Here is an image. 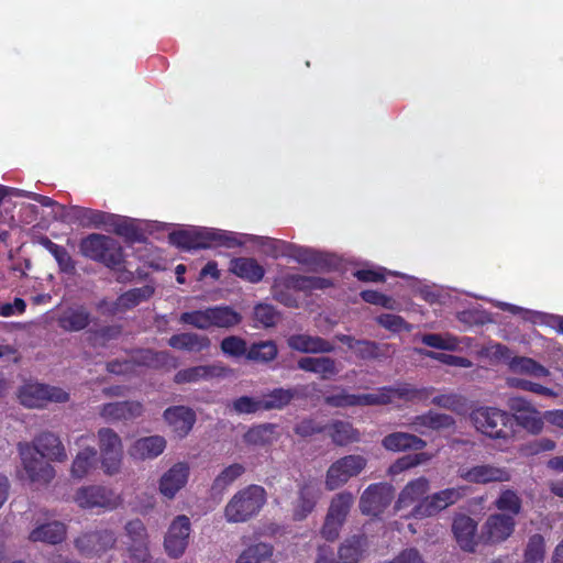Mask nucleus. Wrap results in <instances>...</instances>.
I'll use <instances>...</instances> for the list:
<instances>
[{
  "label": "nucleus",
  "mask_w": 563,
  "mask_h": 563,
  "mask_svg": "<svg viewBox=\"0 0 563 563\" xmlns=\"http://www.w3.org/2000/svg\"><path fill=\"white\" fill-rule=\"evenodd\" d=\"M19 453L24 472L20 475L21 478H27L30 482L41 485L49 483L55 476L54 467L45 462L44 457L62 462L67 456L62 442L53 433L41 434L35 440L34 446L29 443H20Z\"/></svg>",
  "instance_id": "1"
},
{
  "label": "nucleus",
  "mask_w": 563,
  "mask_h": 563,
  "mask_svg": "<svg viewBox=\"0 0 563 563\" xmlns=\"http://www.w3.org/2000/svg\"><path fill=\"white\" fill-rule=\"evenodd\" d=\"M266 503L262 486L250 485L238 490L227 503L223 515L229 523L246 522L255 517Z\"/></svg>",
  "instance_id": "2"
},
{
  "label": "nucleus",
  "mask_w": 563,
  "mask_h": 563,
  "mask_svg": "<svg viewBox=\"0 0 563 563\" xmlns=\"http://www.w3.org/2000/svg\"><path fill=\"white\" fill-rule=\"evenodd\" d=\"M475 428L492 439L508 442L512 438V417L494 407H481L472 412Z\"/></svg>",
  "instance_id": "3"
},
{
  "label": "nucleus",
  "mask_w": 563,
  "mask_h": 563,
  "mask_svg": "<svg viewBox=\"0 0 563 563\" xmlns=\"http://www.w3.org/2000/svg\"><path fill=\"white\" fill-rule=\"evenodd\" d=\"M179 320L181 323L189 324L194 328L208 330L212 327H234L241 322V316L230 307L219 306L203 310L184 312L180 314Z\"/></svg>",
  "instance_id": "4"
},
{
  "label": "nucleus",
  "mask_w": 563,
  "mask_h": 563,
  "mask_svg": "<svg viewBox=\"0 0 563 563\" xmlns=\"http://www.w3.org/2000/svg\"><path fill=\"white\" fill-rule=\"evenodd\" d=\"M330 286L324 278L302 276L298 274H286L278 277L273 286V292L276 300L285 306H296V299L287 290L308 291L313 289H323Z\"/></svg>",
  "instance_id": "5"
},
{
  "label": "nucleus",
  "mask_w": 563,
  "mask_h": 563,
  "mask_svg": "<svg viewBox=\"0 0 563 563\" xmlns=\"http://www.w3.org/2000/svg\"><path fill=\"white\" fill-rule=\"evenodd\" d=\"M81 253L91 260L115 267L122 262V251L118 243L109 236L90 234L80 243Z\"/></svg>",
  "instance_id": "6"
},
{
  "label": "nucleus",
  "mask_w": 563,
  "mask_h": 563,
  "mask_svg": "<svg viewBox=\"0 0 563 563\" xmlns=\"http://www.w3.org/2000/svg\"><path fill=\"white\" fill-rule=\"evenodd\" d=\"M367 460L357 454L345 455L334 461L325 474V486L334 490L358 476L366 467Z\"/></svg>",
  "instance_id": "7"
},
{
  "label": "nucleus",
  "mask_w": 563,
  "mask_h": 563,
  "mask_svg": "<svg viewBox=\"0 0 563 563\" xmlns=\"http://www.w3.org/2000/svg\"><path fill=\"white\" fill-rule=\"evenodd\" d=\"M73 500L82 509L99 508L106 511L118 508L122 498L114 490L103 486H82L77 489Z\"/></svg>",
  "instance_id": "8"
},
{
  "label": "nucleus",
  "mask_w": 563,
  "mask_h": 563,
  "mask_svg": "<svg viewBox=\"0 0 563 563\" xmlns=\"http://www.w3.org/2000/svg\"><path fill=\"white\" fill-rule=\"evenodd\" d=\"M465 494L462 487L445 488L423 498L407 517L427 518L457 503Z\"/></svg>",
  "instance_id": "9"
},
{
  "label": "nucleus",
  "mask_w": 563,
  "mask_h": 563,
  "mask_svg": "<svg viewBox=\"0 0 563 563\" xmlns=\"http://www.w3.org/2000/svg\"><path fill=\"white\" fill-rule=\"evenodd\" d=\"M98 437L103 471L108 475H114L119 473L123 460L121 438L108 428L100 429Z\"/></svg>",
  "instance_id": "10"
},
{
  "label": "nucleus",
  "mask_w": 563,
  "mask_h": 563,
  "mask_svg": "<svg viewBox=\"0 0 563 563\" xmlns=\"http://www.w3.org/2000/svg\"><path fill=\"white\" fill-rule=\"evenodd\" d=\"M196 249H210L218 246L235 247L247 241L246 234L224 231L207 227H194Z\"/></svg>",
  "instance_id": "11"
},
{
  "label": "nucleus",
  "mask_w": 563,
  "mask_h": 563,
  "mask_svg": "<svg viewBox=\"0 0 563 563\" xmlns=\"http://www.w3.org/2000/svg\"><path fill=\"white\" fill-rule=\"evenodd\" d=\"M170 360V355L167 352H153L151 350L136 351L130 360L114 361L108 365L109 372L117 375H126L130 373H136V366L147 367H162L165 366Z\"/></svg>",
  "instance_id": "12"
},
{
  "label": "nucleus",
  "mask_w": 563,
  "mask_h": 563,
  "mask_svg": "<svg viewBox=\"0 0 563 563\" xmlns=\"http://www.w3.org/2000/svg\"><path fill=\"white\" fill-rule=\"evenodd\" d=\"M19 398L25 407L40 408L47 402H64L68 399V394L57 387L29 383L20 389Z\"/></svg>",
  "instance_id": "13"
},
{
  "label": "nucleus",
  "mask_w": 563,
  "mask_h": 563,
  "mask_svg": "<svg viewBox=\"0 0 563 563\" xmlns=\"http://www.w3.org/2000/svg\"><path fill=\"white\" fill-rule=\"evenodd\" d=\"M191 532V523L187 516L178 515L170 522L164 538V549L168 556L178 559L184 555Z\"/></svg>",
  "instance_id": "14"
},
{
  "label": "nucleus",
  "mask_w": 563,
  "mask_h": 563,
  "mask_svg": "<svg viewBox=\"0 0 563 563\" xmlns=\"http://www.w3.org/2000/svg\"><path fill=\"white\" fill-rule=\"evenodd\" d=\"M190 476V467L185 462L175 463L165 471L158 479L159 494L168 499H174L183 490Z\"/></svg>",
  "instance_id": "15"
},
{
  "label": "nucleus",
  "mask_w": 563,
  "mask_h": 563,
  "mask_svg": "<svg viewBox=\"0 0 563 563\" xmlns=\"http://www.w3.org/2000/svg\"><path fill=\"white\" fill-rule=\"evenodd\" d=\"M516 520L504 512L490 515L482 528L481 538L486 543H500L506 541L514 532Z\"/></svg>",
  "instance_id": "16"
},
{
  "label": "nucleus",
  "mask_w": 563,
  "mask_h": 563,
  "mask_svg": "<svg viewBox=\"0 0 563 563\" xmlns=\"http://www.w3.org/2000/svg\"><path fill=\"white\" fill-rule=\"evenodd\" d=\"M457 474L460 478L475 484L507 482L510 479V473L508 470L489 464L461 466Z\"/></svg>",
  "instance_id": "17"
},
{
  "label": "nucleus",
  "mask_w": 563,
  "mask_h": 563,
  "mask_svg": "<svg viewBox=\"0 0 563 563\" xmlns=\"http://www.w3.org/2000/svg\"><path fill=\"white\" fill-rule=\"evenodd\" d=\"M393 499V488L387 484H373L368 486L360 500V508L365 515L380 514Z\"/></svg>",
  "instance_id": "18"
},
{
  "label": "nucleus",
  "mask_w": 563,
  "mask_h": 563,
  "mask_svg": "<svg viewBox=\"0 0 563 563\" xmlns=\"http://www.w3.org/2000/svg\"><path fill=\"white\" fill-rule=\"evenodd\" d=\"M230 372V368L220 362L209 365H198L177 372L175 382L178 384L209 382L224 378Z\"/></svg>",
  "instance_id": "19"
},
{
  "label": "nucleus",
  "mask_w": 563,
  "mask_h": 563,
  "mask_svg": "<svg viewBox=\"0 0 563 563\" xmlns=\"http://www.w3.org/2000/svg\"><path fill=\"white\" fill-rule=\"evenodd\" d=\"M88 442L89 438L85 435L76 442L80 450L76 454L70 468L74 478L82 479L97 467V451Z\"/></svg>",
  "instance_id": "20"
},
{
  "label": "nucleus",
  "mask_w": 563,
  "mask_h": 563,
  "mask_svg": "<svg viewBox=\"0 0 563 563\" xmlns=\"http://www.w3.org/2000/svg\"><path fill=\"white\" fill-rule=\"evenodd\" d=\"M117 541L115 534L113 531L104 529L100 531L88 532L80 536L76 540L77 549L87 554H100L109 549H111Z\"/></svg>",
  "instance_id": "21"
},
{
  "label": "nucleus",
  "mask_w": 563,
  "mask_h": 563,
  "mask_svg": "<svg viewBox=\"0 0 563 563\" xmlns=\"http://www.w3.org/2000/svg\"><path fill=\"white\" fill-rule=\"evenodd\" d=\"M412 391L406 387L399 388H380L367 394L355 395L351 397L355 402V406H374V405H386L390 404L396 399L400 398H412Z\"/></svg>",
  "instance_id": "22"
},
{
  "label": "nucleus",
  "mask_w": 563,
  "mask_h": 563,
  "mask_svg": "<svg viewBox=\"0 0 563 563\" xmlns=\"http://www.w3.org/2000/svg\"><path fill=\"white\" fill-rule=\"evenodd\" d=\"M321 495L320 484L314 478H308L302 482L299 488V498L294 508V517L301 520L310 514L317 500Z\"/></svg>",
  "instance_id": "23"
},
{
  "label": "nucleus",
  "mask_w": 563,
  "mask_h": 563,
  "mask_svg": "<svg viewBox=\"0 0 563 563\" xmlns=\"http://www.w3.org/2000/svg\"><path fill=\"white\" fill-rule=\"evenodd\" d=\"M125 531L132 541L129 548L131 555L139 562L147 561L150 558L148 540L143 522L139 519L131 520L125 525Z\"/></svg>",
  "instance_id": "24"
},
{
  "label": "nucleus",
  "mask_w": 563,
  "mask_h": 563,
  "mask_svg": "<svg viewBox=\"0 0 563 563\" xmlns=\"http://www.w3.org/2000/svg\"><path fill=\"white\" fill-rule=\"evenodd\" d=\"M166 448V441L161 435H150L136 439L129 448V455L135 461L153 460L159 456Z\"/></svg>",
  "instance_id": "25"
},
{
  "label": "nucleus",
  "mask_w": 563,
  "mask_h": 563,
  "mask_svg": "<svg viewBox=\"0 0 563 563\" xmlns=\"http://www.w3.org/2000/svg\"><path fill=\"white\" fill-rule=\"evenodd\" d=\"M510 408L515 411L517 422L523 428L532 433H538L542 430L543 420L540 412L529 401L523 398H512Z\"/></svg>",
  "instance_id": "26"
},
{
  "label": "nucleus",
  "mask_w": 563,
  "mask_h": 563,
  "mask_svg": "<svg viewBox=\"0 0 563 563\" xmlns=\"http://www.w3.org/2000/svg\"><path fill=\"white\" fill-rule=\"evenodd\" d=\"M429 488V481L424 477H419L409 482L400 492L395 508L397 510L411 508L412 510L416 505L423 500L424 495L428 493Z\"/></svg>",
  "instance_id": "27"
},
{
  "label": "nucleus",
  "mask_w": 563,
  "mask_h": 563,
  "mask_svg": "<svg viewBox=\"0 0 563 563\" xmlns=\"http://www.w3.org/2000/svg\"><path fill=\"white\" fill-rule=\"evenodd\" d=\"M421 342L427 346L451 351L462 352L472 343V339L467 336L459 338L452 333H428L421 336Z\"/></svg>",
  "instance_id": "28"
},
{
  "label": "nucleus",
  "mask_w": 563,
  "mask_h": 563,
  "mask_svg": "<svg viewBox=\"0 0 563 563\" xmlns=\"http://www.w3.org/2000/svg\"><path fill=\"white\" fill-rule=\"evenodd\" d=\"M229 271L239 278L252 284L260 283L264 275V267L252 257H236L230 261Z\"/></svg>",
  "instance_id": "29"
},
{
  "label": "nucleus",
  "mask_w": 563,
  "mask_h": 563,
  "mask_svg": "<svg viewBox=\"0 0 563 563\" xmlns=\"http://www.w3.org/2000/svg\"><path fill=\"white\" fill-rule=\"evenodd\" d=\"M66 529L62 522H36V526L29 533V541L56 544L65 539Z\"/></svg>",
  "instance_id": "30"
},
{
  "label": "nucleus",
  "mask_w": 563,
  "mask_h": 563,
  "mask_svg": "<svg viewBox=\"0 0 563 563\" xmlns=\"http://www.w3.org/2000/svg\"><path fill=\"white\" fill-rule=\"evenodd\" d=\"M476 522L468 516L459 515L453 521V533L459 545L465 551H474L476 541Z\"/></svg>",
  "instance_id": "31"
},
{
  "label": "nucleus",
  "mask_w": 563,
  "mask_h": 563,
  "mask_svg": "<svg viewBox=\"0 0 563 563\" xmlns=\"http://www.w3.org/2000/svg\"><path fill=\"white\" fill-rule=\"evenodd\" d=\"M211 344L210 339L207 335L194 333V332H184L172 335L168 340V345L173 349L199 353L209 349Z\"/></svg>",
  "instance_id": "32"
},
{
  "label": "nucleus",
  "mask_w": 563,
  "mask_h": 563,
  "mask_svg": "<svg viewBox=\"0 0 563 563\" xmlns=\"http://www.w3.org/2000/svg\"><path fill=\"white\" fill-rule=\"evenodd\" d=\"M164 417L179 437L187 435L196 421L195 412L184 406L167 409Z\"/></svg>",
  "instance_id": "33"
},
{
  "label": "nucleus",
  "mask_w": 563,
  "mask_h": 563,
  "mask_svg": "<svg viewBox=\"0 0 563 563\" xmlns=\"http://www.w3.org/2000/svg\"><path fill=\"white\" fill-rule=\"evenodd\" d=\"M142 405L136 401L110 402L101 408L100 415L109 421L128 420L141 416Z\"/></svg>",
  "instance_id": "34"
},
{
  "label": "nucleus",
  "mask_w": 563,
  "mask_h": 563,
  "mask_svg": "<svg viewBox=\"0 0 563 563\" xmlns=\"http://www.w3.org/2000/svg\"><path fill=\"white\" fill-rule=\"evenodd\" d=\"M453 426L454 419L451 416L433 411L418 416L411 422L412 429L421 434H427L431 430L450 429Z\"/></svg>",
  "instance_id": "35"
},
{
  "label": "nucleus",
  "mask_w": 563,
  "mask_h": 563,
  "mask_svg": "<svg viewBox=\"0 0 563 563\" xmlns=\"http://www.w3.org/2000/svg\"><path fill=\"white\" fill-rule=\"evenodd\" d=\"M298 367L302 371L314 373L323 379H329L340 372L336 362L327 356L302 357L298 362Z\"/></svg>",
  "instance_id": "36"
},
{
  "label": "nucleus",
  "mask_w": 563,
  "mask_h": 563,
  "mask_svg": "<svg viewBox=\"0 0 563 563\" xmlns=\"http://www.w3.org/2000/svg\"><path fill=\"white\" fill-rule=\"evenodd\" d=\"M288 345L302 353H325L333 351V345L319 338L308 334H296L288 339Z\"/></svg>",
  "instance_id": "37"
},
{
  "label": "nucleus",
  "mask_w": 563,
  "mask_h": 563,
  "mask_svg": "<svg viewBox=\"0 0 563 563\" xmlns=\"http://www.w3.org/2000/svg\"><path fill=\"white\" fill-rule=\"evenodd\" d=\"M383 445L394 452L421 450L426 446V441L410 433L395 432L384 438Z\"/></svg>",
  "instance_id": "38"
},
{
  "label": "nucleus",
  "mask_w": 563,
  "mask_h": 563,
  "mask_svg": "<svg viewBox=\"0 0 563 563\" xmlns=\"http://www.w3.org/2000/svg\"><path fill=\"white\" fill-rule=\"evenodd\" d=\"M509 369L515 374L527 375L532 378H544L550 375L548 368L530 357L515 356L509 362Z\"/></svg>",
  "instance_id": "39"
},
{
  "label": "nucleus",
  "mask_w": 563,
  "mask_h": 563,
  "mask_svg": "<svg viewBox=\"0 0 563 563\" xmlns=\"http://www.w3.org/2000/svg\"><path fill=\"white\" fill-rule=\"evenodd\" d=\"M366 539L364 537H352L346 539L339 549L341 563H357L366 551Z\"/></svg>",
  "instance_id": "40"
},
{
  "label": "nucleus",
  "mask_w": 563,
  "mask_h": 563,
  "mask_svg": "<svg viewBox=\"0 0 563 563\" xmlns=\"http://www.w3.org/2000/svg\"><path fill=\"white\" fill-rule=\"evenodd\" d=\"M153 294L154 288L150 285L131 289L118 298L114 312L131 309L151 298Z\"/></svg>",
  "instance_id": "41"
},
{
  "label": "nucleus",
  "mask_w": 563,
  "mask_h": 563,
  "mask_svg": "<svg viewBox=\"0 0 563 563\" xmlns=\"http://www.w3.org/2000/svg\"><path fill=\"white\" fill-rule=\"evenodd\" d=\"M59 325L67 331H79L89 323V314L84 308H69L59 317Z\"/></svg>",
  "instance_id": "42"
},
{
  "label": "nucleus",
  "mask_w": 563,
  "mask_h": 563,
  "mask_svg": "<svg viewBox=\"0 0 563 563\" xmlns=\"http://www.w3.org/2000/svg\"><path fill=\"white\" fill-rule=\"evenodd\" d=\"M273 554V547L260 542L246 548L236 559L235 563H262Z\"/></svg>",
  "instance_id": "43"
},
{
  "label": "nucleus",
  "mask_w": 563,
  "mask_h": 563,
  "mask_svg": "<svg viewBox=\"0 0 563 563\" xmlns=\"http://www.w3.org/2000/svg\"><path fill=\"white\" fill-rule=\"evenodd\" d=\"M276 440V428L273 424H262L251 428L244 434V441L253 445H265Z\"/></svg>",
  "instance_id": "44"
},
{
  "label": "nucleus",
  "mask_w": 563,
  "mask_h": 563,
  "mask_svg": "<svg viewBox=\"0 0 563 563\" xmlns=\"http://www.w3.org/2000/svg\"><path fill=\"white\" fill-rule=\"evenodd\" d=\"M354 497L351 493L344 492L335 495L330 504L328 516L344 522L352 505Z\"/></svg>",
  "instance_id": "45"
},
{
  "label": "nucleus",
  "mask_w": 563,
  "mask_h": 563,
  "mask_svg": "<svg viewBox=\"0 0 563 563\" xmlns=\"http://www.w3.org/2000/svg\"><path fill=\"white\" fill-rule=\"evenodd\" d=\"M495 506L498 510L515 518L521 510V499L516 492L506 489L500 493Z\"/></svg>",
  "instance_id": "46"
},
{
  "label": "nucleus",
  "mask_w": 563,
  "mask_h": 563,
  "mask_svg": "<svg viewBox=\"0 0 563 563\" xmlns=\"http://www.w3.org/2000/svg\"><path fill=\"white\" fill-rule=\"evenodd\" d=\"M329 434L339 445L349 444L353 441H356L358 438L352 426L342 421L333 422L329 428Z\"/></svg>",
  "instance_id": "47"
},
{
  "label": "nucleus",
  "mask_w": 563,
  "mask_h": 563,
  "mask_svg": "<svg viewBox=\"0 0 563 563\" xmlns=\"http://www.w3.org/2000/svg\"><path fill=\"white\" fill-rule=\"evenodd\" d=\"M244 473V466L241 464H232L225 467L214 479L212 489L223 492L232 485Z\"/></svg>",
  "instance_id": "48"
},
{
  "label": "nucleus",
  "mask_w": 563,
  "mask_h": 563,
  "mask_svg": "<svg viewBox=\"0 0 563 563\" xmlns=\"http://www.w3.org/2000/svg\"><path fill=\"white\" fill-rule=\"evenodd\" d=\"M343 342L361 358H374L378 356V347L375 343L368 341H356L349 335L340 336Z\"/></svg>",
  "instance_id": "49"
},
{
  "label": "nucleus",
  "mask_w": 563,
  "mask_h": 563,
  "mask_svg": "<svg viewBox=\"0 0 563 563\" xmlns=\"http://www.w3.org/2000/svg\"><path fill=\"white\" fill-rule=\"evenodd\" d=\"M545 554V541L541 534L529 538L525 550V563H542Z\"/></svg>",
  "instance_id": "50"
},
{
  "label": "nucleus",
  "mask_w": 563,
  "mask_h": 563,
  "mask_svg": "<svg viewBox=\"0 0 563 563\" xmlns=\"http://www.w3.org/2000/svg\"><path fill=\"white\" fill-rule=\"evenodd\" d=\"M277 346L273 341L253 344L247 352V358L257 362H268L276 357Z\"/></svg>",
  "instance_id": "51"
},
{
  "label": "nucleus",
  "mask_w": 563,
  "mask_h": 563,
  "mask_svg": "<svg viewBox=\"0 0 563 563\" xmlns=\"http://www.w3.org/2000/svg\"><path fill=\"white\" fill-rule=\"evenodd\" d=\"M107 220L109 221L108 230L126 238H133L135 235L137 229L136 220L115 214L107 217Z\"/></svg>",
  "instance_id": "52"
},
{
  "label": "nucleus",
  "mask_w": 563,
  "mask_h": 563,
  "mask_svg": "<svg viewBox=\"0 0 563 563\" xmlns=\"http://www.w3.org/2000/svg\"><path fill=\"white\" fill-rule=\"evenodd\" d=\"M294 393L290 389L277 388L262 398L264 410L280 409L292 399Z\"/></svg>",
  "instance_id": "53"
},
{
  "label": "nucleus",
  "mask_w": 563,
  "mask_h": 563,
  "mask_svg": "<svg viewBox=\"0 0 563 563\" xmlns=\"http://www.w3.org/2000/svg\"><path fill=\"white\" fill-rule=\"evenodd\" d=\"M230 407L238 415H251L264 410L262 398L242 396L234 399Z\"/></svg>",
  "instance_id": "54"
},
{
  "label": "nucleus",
  "mask_w": 563,
  "mask_h": 563,
  "mask_svg": "<svg viewBox=\"0 0 563 563\" xmlns=\"http://www.w3.org/2000/svg\"><path fill=\"white\" fill-rule=\"evenodd\" d=\"M431 402L455 412H462L465 409V398L454 393L438 395L432 398Z\"/></svg>",
  "instance_id": "55"
},
{
  "label": "nucleus",
  "mask_w": 563,
  "mask_h": 563,
  "mask_svg": "<svg viewBox=\"0 0 563 563\" xmlns=\"http://www.w3.org/2000/svg\"><path fill=\"white\" fill-rule=\"evenodd\" d=\"M221 351L231 357H240L243 355L247 356V345L246 342L235 335H230L228 338H224L221 342Z\"/></svg>",
  "instance_id": "56"
},
{
  "label": "nucleus",
  "mask_w": 563,
  "mask_h": 563,
  "mask_svg": "<svg viewBox=\"0 0 563 563\" xmlns=\"http://www.w3.org/2000/svg\"><path fill=\"white\" fill-rule=\"evenodd\" d=\"M420 353L449 366L465 368L473 366V363L466 357L433 351H421Z\"/></svg>",
  "instance_id": "57"
},
{
  "label": "nucleus",
  "mask_w": 563,
  "mask_h": 563,
  "mask_svg": "<svg viewBox=\"0 0 563 563\" xmlns=\"http://www.w3.org/2000/svg\"><path fill=\"white\" fill-rule=\"evenodd\" d=\"M508 384L512 387L520 388L522 390L531 391L538 395H543L548 397H556L558 393L551 388L542 386L541 384L533 383L523 378H509Z\"/></svg>",
  "instance_id": "58"
},
{
  "label": "nucleus",
  "mask_w": 563,
  "mask_h": 563,
  "mask_svg": "<svg viewBox=\"0 0 563 563\" xmlns=\"http://www.w3.org/2000/svg\"><path fill=\"white\" fill-rule=\"evenodd\" d=\"M254 318L264 327H273L278 320V313L271 305L261 303L254 309Z\"/></svg>",
  "instance_id": "59"
},
{
  "label": "nucleus",
  "mask_w": 563,
  "mask_h": 563,
  "mask_svg": "<svg viewBox=\"0 0 563 563\" xmlns=\"http://www.w3.org/2000/svg\"><path fill=\"white\" fill-rule=\"evenodd\" d=\"M427 460H429V456L426 453L407 455L399 459L396 463H394L390 466L389 472L395 475L410 467H415L426 462Z\"/></svg>",
  "instance_id": "60"
},
{
  "label": "nucleus",
  "mask_w": 563,
  "mask_h": 563,
  "mask_svg": "<svg viewBox=\"0 0 563 563\" xmlns=\"http://www.w3.org/2000/svg\"><path fill=\"white\" fill-rule=\"evenodd\" d=\"M377 322L385 329L390 330L393 332L411 330V325H409L401 317L396 314H382L377 318Z\"/></svg>",
  "instance_id": "61"
},
{
  "label": "nucleus",
  "mask_w": 563,
  "mask_h": 563,
  "mask_svg": "<svg viewBox=\"0 0 563 563\" xmlns=\"http://www.w3.org/2000/svg\"><path fill=\"white\" fill-rule=\"evenodd\" d=\"M169 240L173 244L184 249H196L194 238V227L183 229L169 234Z\"/></svg>",
  "instance_id": "62"
},
{
  "label": "nucleus",
  "mask_w": 563,
  "mask_h": 563,
  "mask_svg": "<svg viewBox=\"0 0 563 563\" xmlns=\"http://www.w3.org/2000/svg\"><path fill=\"white\" fill-rule=\"evenodd\" d=\"M483 354L493 361H503L509 365L510 360L514 357L509 349L500 343L488 344L484 350Z\"/></svg>",
  "instance_id": "63"
},
{
  "label": "nucleus",
  "mask_w": 563,
  "mask_h": 563,
  "mask_svg": "<svg viewBox=\"0 0 563 563\" xmlns=\"http://www.w3.org/2000/svg\"><path fill=\"white\" fill-rule=\"evenodd\" d=\"M361 296L363 300L368 303L382 306L387 309H396V302L393 298L387 297L375 290L362 291Z\"/></svg>",
  "instance_id": "64"
}]
</instances>
